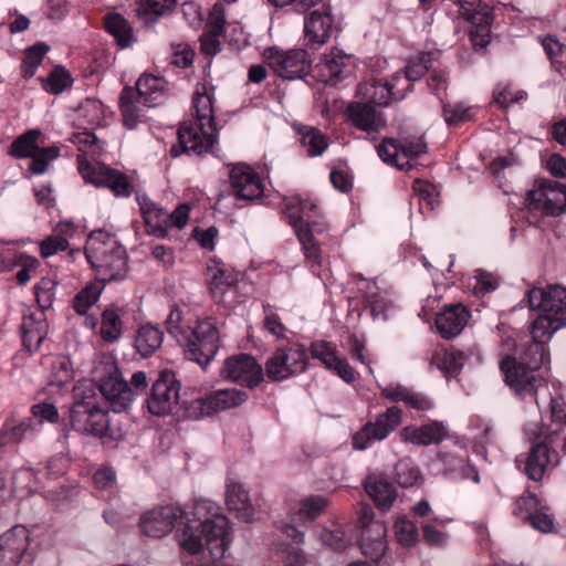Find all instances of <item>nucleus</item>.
I'll use <instances>...</instances> for the list:
<instances>
[{
    "label": "nucleus",
    "mask_w": 566,
    "mask_h": 566,
    "mask_svg": "<svg viewBox=\"0 0 566 566\" xmlns=\"http://www.w3.org/2000/svg\"><path fill=\"white\" fill-rule=\"evenodd\" d=\"M104 27L115 38L120 48H128L134 42L133 29L122 14L108 13L104 18Z\"/></svg>",
    "instance_id": "nucleus-42"
},
{
    "label": "nucleus",
    "mask_w": 566,
    "mask_h": 566,
    "mask_svg": "<svg viewBox=\"0 0 566 566\" xmlns=\"http://www.w3.org/2000/svg\"><path fill=\"white\" fill-rule=\"evenodd\" d=\"M41 137L40 129H29L12 142L9 150L14 158H31L29 171L36 176L45 174L50 161L60 155V149L56 146L40 147L39 139Z\"/></svg>",
    "instance_id": "nucleus-4"
},
{
    "label": "nucleus",
    "mask_w": 566,
    "mask_h": 566,
    "mask_svg": "<svg viewBox=\"0 0 566 566\" xmlns=\"http://www.w3.org/2000/svg\"><path fill=\"white\" fill-rule=\"evenodd\" d=\"M164 333L156 326L146 324L139 327L135 337V347L144 356H151L160 346Z\"/></svg>",
    "instance_id": "nucleus-41"
},
{
    "label": "nucleus",
    "mask_w": 566,
    "mask_h": 566,
    "mask_svg": "<svg viewBox=\"0 0 566 566\" xmlns=\"http://www.w3.org/2000/svg\"><path fill=\"white\" fill-rule=\"evenodd\" d=\"M56 282L51 277H42L34 286L35 300L41 310L51 307L54 301Z\"/></svg>",
    "instance_id": "nucleus-59"
},
{
    "label": "nucleus",
    "mask_w": 566,
    "mask_h": 566,
    "mask_svg": "<svg viewBox=\"0 0 566 566\" xmlns=\"http://www.w3.org/2000/svg\"><path fill=\"white\" fill-rule=\"evenodd\" d=\"M207 283L214 297L222 296L235 282L237 275L214 261L207 265Z\"/></svg>",
    "instance_id": "nucleus-38"
},
{
    "label": "nucleus",
    "mask_w": 566,
    "mask_h": 566,
    "mask_svg": "<svg viewBox=\"0 0 566 566\" xmlns=\"http://www.w3.org/2000/svg\"><path fill=\"white\" fill-rule=\"evenodd\" d=\"M464 359V354L460 350L439 348L433 353L430 364L448 376L458 374Z\"/></svg>",
    "instance_id": "nucleus-44"
},
{
    "label": "nucleus",
    "mask_w": 566,
    "mask_h": 566,
    "mask_svg": "<svg viewBox=\"0 0 566 566\" xmlns=\"http://www.w3.org/2000/svg\"><path fill=\"white\" fill-rule=\"evenodd\" d=\"M438 53L423 52L410 60L405 69L403 74L411 82L420 80L427 71L432 67L433 62L437 60Z\"/></svg>",
    "instance_id": "nucleus-52"
},
{
    "label": "nucleus",
    "mask_w": 566,
    "mask_h": 566,
    "mask_svg": "<svg viewBox=\"0 0 566 566\" xmlns=\"http://www.w3.org/2000/svg\"><path fill=\"white\" fill-rule=\"evenodd\" d=\"M357 95L369 105L387 106L392 102L391 91L388 88L387 82L378 78H369L360 83Z\"/></svg>",
    "instance_id": "nucleus-39"
},
{
    "label": "nucleus",
    "mask_w": 566,
    "mask_h": 566,
    "mask_svg": "<svg viewBox=\"0 0 566 566\" xmlns=\"http://www.w3.org/2000/svg\"><path fill=\"white\" fill-rule=\"evenodd\" d=\"M395 471L397 482L403 488L415 485L421 478L419 468L410 459L398 461Z\"/></svg>",
    "instance_id": "nucleus-56"
},
{
    "label": "nucleus",
    "mask_w": 566,
    "mask_h": 566,
    "mask_svg": "<svg viewBox=\"0 0 566 566\" xmlns=\"http://www.w3.org/2000/svg\"><path fill=\"white\" fill-rule=\"evenodd\" d=\"M526 202L532 210L559 216L566 209V185L552 179H536L527 192Z\"/></svg>",
    "instance_id": "nucleus-8"
},
{
    "label": "nucleus",
    "mask_w": 566,
    "mask_h": 566,
    "mask_svg": "<svg viewBox=\"0 0 566 566\" xmlns=\"http://www.w3.org/2000/svg\"><path fill=\"white\" fill-rule=\"evenodd\" d=\"M534 355L525 349L518 361L515 357L506 356L500 363V369L504 374L505 382L521 397L536 396L535 371L541 367H533Z\"/></svg>",
    "instance_id": "nucleus-9"
},
{
    "label": "nucleus",
    "mask_w": 566,
    "mask_h": 566,
    "mask_svg": "<svg viewBox=\"0 0 566 566\" xmlns=\"http://www.w3.org/2000/svg\"><path fill=\"white\" fill-rule=\"evenodd\" d=\"M48 51L49 45L43 42H38L24 51V57L21 65L23 77L30 78L35 74L36 69L42 63Z\"/></svg>",
    "instance_id": "nucleus-51"
},
{
    "label": "nucleus",
    "mask_w": 566,
    "mask_h": 566,
    "mask_svg": "<svg viewBox=\"0 0 566 566\" xmlns=\"http://www.w3.org/2000/svg\"><path fill=\"white\" fill-rule=\"evenodd\" d=\"M296 237L302 245L306 260L312 264L319 266L322 262V252L317 242L314 240L311 229L298 230Z\"/></svg>",
    "instance_id": "nucleus-55"
},
{
    "label": "nucleus",
    "mask_w": 566,
    "mask_h": 566,
    "mask_svg": "<svg viewBox=\"0 0 566 566\" xmlns=\"http://www.w3.org/2000/svg\"><path fill=\"white\" fill-rule=\"evenodd\" d=\"M469 318L470 312L464 305L453 304L437 315L436 326L440 335L449 339L461 333Z\"/></svg>",
    "instance_id": "nucleus-30"
},
{
    "label": "nucleus",
    "mask_w": 566,
    "mask_h": 566,
    "mask_svg": "<svg viewBox=\"0 0 566 566\" xmlns=\"http://www.w3.org/2000/svg\"><path fill=\"white\" fill-rule=\"evenodd\" d=\"M92 377L94 381L102 388L105 381L116 379L122 376L116 357L111 353H104L96 356L93 361Z\"/></svg>",
    "instance_id": "nucleus-43"
},
{
    "label": "nucleus",
    "mask_w": 566,
    "mask_h": 566,
    "mask_svg": "<svg viewBox=\"0 0 566 566\" xmlns=\"http://www.w3.org/2000/svg\"><path fill=\"white\" fill-rule=\"evenodd\" d=\"M175 6L176 0H138L136 12L145 23H151L171 12Z\"/></svg>",
    "instance_id": "nucleus-45"
},
{
    "label": "nucleus",
    "mask_w": 566,
    "mask_h": 566,
    "mask_svg": "<svg viewBox=\"0 0 566 566\" xmlns=\"http://www.w3.org/2000/svg\"><path fill=\"white\" fill-rule=\"evenodd\" d=\"M264 59L275 74L286 80L301 78L311 70L308 53L303 49L283 51L269 48L264 51Z\"/></svg>",
    "instance_id": "nucleus-13"
},
{
    "label": "nucleus",
    "mask_w": 566,
    "mask_h": 566,
    "mask_svg": "<svg viewBox=\"0 0 566 566\" xmlns=\"http://www.w3.org/2000/svg\"><path fill=\"white\" fill-rule=\"evenodd\" d=\"M545 505L535 494L526 491L515 502L513 510L514 515L518 517L531 518L541 507Z\"/></svg>",
    "instance_id": "nucleus-57"
},
{
    "label": "nucleus",
    "mask_w": 566,
    "mask_h": 566,
    "mask_svg": "<svg viewBox=\"0 0 566 566\" xmlns=\"http://www.w3.org/2000/svg\"><path fill=\"white\" fill-rule=\"evenodd\" d=\"M527 300L532 310H539L566 322V287L558 284L533 287L527 292Z\"/></svg>",
    "instance_id": "nucleus-18"
},
{
    "label": "nucleus",
    "mask_w": 566,
    "mask_h": 566,
    "mask_svg": "<svg viewBox=\"0 0 566 566\" xmlns=\"http://www.w3.org/2000/svg\"><path fill=\"white\" fill-rule=\"evenodd\" d=\"M365 490L381 511L389 510L396 499L395 486L381 475H369L365 481Z\"/></svg>",
    "instance_id": "nucleus-37"
},
{
    "label": "nucleus",
    "mask_w": 566,
    "mask_h": 566,
    "mask_svg": "<svg viewBox=\"0 0 566 566\" xmlns=\"http://www.w3.org/2000/svg\"><path fill=\"white\" fill-rule=\"evenodd\" d=\"M284 216L295 233H298V230L311 229V224H316L319 210L314 200L294 196L284 200Z\"/></svg>",
    "instance_id": "nucleus-22"
},
{
    "label": "nucleus",
    "mask_w": 566,
    "mask_h": 566,
    "mask_svg": "<svg viewBox=\"0 0 566 566\" xmlns=\"http://www.w3.org/2000/svg\"><path fill=\"white\" fill-rule=\"evenodd\" d=\"M311 355L345 382L352 384L356 380L354 368L349 365L347 359L339 354L336 346L329 342H314L311 345Z\"/></svg>",
    "instance_id": "nucleus-19"
},
{
    "label": "nucleus",
    "mask_w": 566,
    "mask_h": 566,
    "mask_svg": "<svg viewBox=\"0 0 566 566\" xmlns=\"http://www.w3.org/2000/svg\"><path fill=\"white\" fill-rule=\"evenodd\" d=\"M551 411L553 421L556 422L557 428L544 430L541 432L539 437L553 441V437L559 433L562 424H566V402L564 399L553 398L551 400Z\"/></svg>",
    "instance_id": "nucleus-58"
},
{
    "label": "nucleus",
    "mask_w": 566,
    "mask_h": 566,
    "mask_svg": "<svg viewBox=\"0 0 566 566\" xmlns=\"http://www.w3.org/2000/svg\"><path fill=\"white\" fill-rule=\"evenodd\" d=\"M29 545L28 530L14 526L0 536V566H18Z\"/></svg>",
    "instance_id": "nucleus-25"
},
{
    "label": "nucleus",
    "mask_w": 566,
    "mask_h": 566,
    "mask_svg": "<svg viewBox=\"0 0 566 566\" xmlns=\"http://www.w3.org/2000/svg\"><path fill=\"white\" fill-rule=\"evenodd\" d=\"M106 281L98 277L96 281L90 282L82 289L73 301V308L81 315L86 314L87 310L93 306L99 298L104 290Z\"/></svg>",
    "instance_id": "nucleus-47"
},
{
    "label": "nucleus",
    "mask_w": 566,
    "mask_h": 566,
    "mask_svg": "<svg viewBox=\"0 0 566 566\" xmlns=\"http://www.w3.org/2000/svg\"><path fill=\"white\" fill-rule=\"evenodd\" d=\"M376 149L384 163L409 170L412 168L411 160L427 153V143L423 136L409 135L401 140L385 138Z\"/></svg>",
    "instance_id": "nucleus-6"
},
{
    "label": "nucleus",
    "mask_w": 566,
    "mask_h": 566,
    "mask_svg": "<svg viewBox=\"0 0 566 566\" xmlns=\"http://www.w3.org/2000/svg\"><path fill=\"white\" fill-rule=\"evenodd\" d=\"M247 399L248 394L241 389H218L206 397L192 400L188 407V413L190 417L195 418L210 416L220 411L237 408L244 403Z\"/></svg>",
    "instance_id": "nucleus-14"
},
{
    "label": "nucleus",
    "mask_w": 566,
    "mask_h": 566,
    "mask_svg": "<svg viewBox=\"0 0 566 566\" xmlns=\"http://www.w3.org/2000/svg\"><path fill=\"white\" fill-rule=\"evenodd\" d=\"M49 331L43 312L24 314L21 324L23 347L33 353L39 349Z\"/></svg>",
    "instance_id": "nucleus-32"
},
{
    "label": "nucleus",
    "mask_w": 566,
    "mask_h": 566,
    "mask_svg": "<svg viewBox=\"0 0 566 566\" xmlns=\"http://www.w3.org/2000/svg\"><path fill=\"white\" fill-rule=\"evenodd\" d=\"M386 533L385 523H371L369 528L361 531V553L375 562L380 559L387 551Z\"/></svg>",
    "instance_id": "nucleus-34"
},
{
    "label": "nucleus",
    "mask_w": 566,
    "mask_h": 566,
    "mask_svg": "<svg viewBox=\"0 0 566 566\" xmlns=\"http://www.w3.org/2000/svg\"><path fill=\"white\" fill-rule=\"evenodd\" d=\"M69 77L70 74L65 67L55 66L43 81V88L51 94H59L66 87Z\"/></svg>",
    "instance_id": "nucleus-61"
},
{
    "label": "nucleus",
    "mask_w": 566,
    "mask_h": 566,
    "mask_svg": "<svg viewBox=\"0 0 566 566\" xmlns=\"http://www.w3.org/2000/svg\"><path fill=\"white\" fill-rule=\"evenodd\" d=\"M308 357L300 343L279 347L265 363V375L271 381H282L306 370Z\"/></svg>",
    "instance_id": "nucleus-5"
},
{
    "label": "nucleus",
    "mask_w": 566,
    "mask_h": 566,
    "mask_svg": "<svg viewBox=\"0 0 566 566\" xmlns=\"http://www.w3.org/2000/svg\"><path fill=\"white\" fill-rule=\"evenodd\" d=\"M402 442L417 447L439 444L449 437V429L442 421L431 420L420 426L410 424L399 431Z\"/></svg>",
    "instance_id": "nucleus-20"
},
{
    "label": "nucleus",
    "mask_w": 566,
    "mask_h": 566,
    "mask_svg": "<svg viewBox=\"0 0 566 566\" xmlns=\"http://www.w3.org/2000/svg\"><path fill=\"white\" fill-rule=\"evenodd\" d=\"M349 61V56L338 49H332L324 55L322 61L315 65V76L319 82L335 85Z\"/></svg>",
    "instance_id": "nucleus-33"
},
{
    "label": "nucleus",
    "mask_w": 566,
    "mask_h": 566,
    "mask_svg": "<svg viewBox=\"0 0 566 566\" xmlns=\"http://www.w3.org/2000/svg\"><path fill=\"white\" fill-rule=\"evenodd\" d=\"M327 500L319 495H312L304 499L293 513V522H307L316 518L326 507Z\"/></svg>",
    "instance_id": "nucleus-49"
},
{
    "label": "nucleus",
    "mask_w": 566,
    "mask_h": 566,
    "mask_svg": "<svg viewBox=\"0 0 566 566\" xmlns=\"http://www.w3.org/2000/svg\"><path fill=\"white\" fill-rule=\"evenodd\" d=\"M179 382L174 374L163 371L159 378L153 384L151 394L147 400L150 413L165 416L171 412L179 400Z\"/></svg>",
    "instance_id": "nucleus-17"
},
{
    "label": "nucleus",
    "mask_w": 566,
    "mask_h": 566,
    "mask_svg": "<svg viewBox=\"0 0 566 566\" xmlns=\"http://www.w3.org/2000/svg\"><path fill=\"white\" fill-rule=\"evenodd\" d=\"M123 331L120 315L115 307H107L102 314L101 336L105 342L117 340Z\"/></svg>",
    "instance_id": "nucleus-50"
},
{
    "label": "nucleus",
    "mask_w": 566,
    "mask_h": 566,
    "mask_svg": "<svg viewBox=\"0 0 566 566\" xmlns=\"http://www.w3.org/2000/svg\"><path fill=\"white\" fill-rule=\"evenodd\" d=\"M34 431L32 419L23 420L18 424L6 422L0 430V448L20 443L29 433H34Z\"/></svg>",
    "instance_id": "nucleus-48"
},
{
    "label": "nucleus",
    "mask_w": 566,
    "mask_h": 566,
    "mask_svg": "<svg viewBox=\"0 0 566 566\" xmlns=\"http://www.w3.org/2000/svg\"><path fill=\"white\" fill-rule=\"evenodd\" d=\"M336 31L333 15L328 7L323 11L314 10L305 19L304 22V38L306 45L312 49H319L323 46Z\"/></svg>",
    "instance_id": "nucleus-21"
},
{
    "label": "nucleus",
    "mask_w": 566,
    "mask_h": 566,
    "mask_svg": "<svg viewBox=\"0 0 566 566\" xmlns=\"http://www.w3.org/2000/svg\"><path fill=\"white\" fill-rule=\"evenodd\" d=\"M221 376L229 381L250 389L258 387L264 379L262 366L254 357L248 354L228 357L223 363Z\"/></svg>",
    "instance_id": "nucleus-15"
},
{
    "label": "nucleus",
    "mask_w": 566,
    "mask_h": 566,
    "mask_svg": "<svg viewBox=\"0 0 566 566\" xmlns=\"http://www.w3.org/2000/svg\"><path fill=\"white\" fill-rule=\"evenodd\" d=\"M381 396L394 402H402L407 408L417 411H428L434 406L428 395L400 384H390L384 387Z\"/></svg>",
    "instance_id": "nucleus-26"
},
{
    "label": "nucleus",
    "mask_w": 566,
    "mask_h": 566,
    "mask_svg": "<svg viewBox=\"0 0 566 566\" xmlns=\"http://www.w3.org/2000/svg\"><path fill=\"white\" fill-rule=\"evenodd\" d=\"M99 391L114 412L127 411L135 399L134 390L123 376L105 381Z\"/></svg>",
    "instance_id": "nucleus-27"
},
{
    "label": "nucleus",
    "mask_w": 566,
    "mask_h": 566,
    "mask_svg": "<svg viewBox=\"0 0 566 566\" xmlns=\"http://www.w3.org/2000/svg\"><path fill=\"white\" fill-rule=\"evenodd\" d=\"M216 87L209 82H199L192 95L195 120L217 126L214 120Z\"/></svg>",
    "instance_id": "nucleus-29"
},
{
    "label": "nucleus",
    "mask_w": 566,
    "mask_h": 566,
    "mask_svg": "<svg viewBox=\"0 0 566 566\" xmlns=\"http://www.w3.org/2000/svg\"><path fill=\"white\" fill-rule=\"evenodd\" d=\"M474 279L473 294L478 297H483L499 287V277L485 270H476Z\"/></svg>",
    "instance_id": "nucleus-60"
},
{
    "label": "nucleus",
    "mask_w": 566,
    "mask_h": 566,
    "mask_svg": "<svg viewBox=\"0 0 566 566\" xmlns=\"http://www.w3.org/2000/svg\"><path fill=\"white\" fill-rule=\"evenodd\" d=\"M144 219L147 226L157 228L161 235L167 234L165 229V217L167 211L155 203L147 205L143 208Z\"/></svg>",
    "instance_id": "nucleus-64"
},
{
    "label": "nucleus",
    "mask_w": 566,
    "mask_h": 566,
    "mask_svg": "<svg viewBox=\"0 0 566 566\" xmlns=\"http://www.w3.org/2000/svg\"><path fill=\"white\" fill-rule=\"evenodd\" d=\"M402 421V411L391 406L386 411L376 416L374 421L366 422L352 440L355 450H366L376 441L385 440Z\"/></svg>",
    "instance_id": "nucleus-11"
},
{
    "label": "nucleus",
    "mask_w": 566,
    "mask_h": 566,
    "mask_svg": "<svg viewBox=\"0 0 566 566\" xmlns=\"http://www.w3.org/2000/svg\"><path fill=\"white\" fill-rule=\"evenodd\" d=\"M395 535L399 544L410 547L419 539L418 528L413 522L406 516L397 518L394 525Z\"/></svg>",
    "instance_id": "nucleus-54"
},
{
    "label": "nucleus",
    "mask_w": 566,
    "mask_h": 566,
    "mask_svg": "<svg viewBox=\"0 0 566 566\" xmlns=\"http://www.w3.org/2000/svg\"><path fill=\"white\" fill-rule=\"evenodd\" d=\"M553 462V454L545 442L534 443L531 449L516 458V464L528 479L541 481Z\"/></svg>",
    "instance_id": "nucleus-24"
},
{
    "label": "nucleus",
    "mask_w": 566,
    "mask_h": 566,
    "mask_svg": "<svg viewBox=\"0 0 566 566\" xmlns=\"http://www.w3.org/2000/svg\"><path fill=\"white\" fill-rule=\"evenodd\" d=\"M85 256L102 281L123 280L128 271V256L116 237L103 229L93 231L86 241Z\"/></svg>",
    "instance_id": "nucleus-3"
},
{
    "label": "nucleus",
    "mask_w": 566,
    "mask_h": 566,
    "mask_svg": "<svg viewBox=\"0 0 566 566\" xmlns=\"http://www.w3.org/2000/svg\"><path fill=\"white\" fill-rule=\"evenodd\" d=\"M302 146L311 157L321 156L328 147L327 137L313 126H302L298 128Z\"/></svg>",
    "instance_id": "nucleus-46"
},
{
    "label": "nucleus",
    "mask_w": 566,
    "mask_h": 566,
    "mask_svg": "<svg viewBox=\"0 0 566 566\" xmlns=\"http://www.w3.org/2000/svg\"><path fill=\"white\" fill-rule=\"evenodd\" d=\"M471 22L470 40L474 48H485L491 41V25L493 22L492 10L484 7L482 12L474 18L468 19Z\"/></svg>",
    "instance_id": "nucleus-40"
},
{
    "label": "nucleus",
    "mask_w": 566,
    "mask_h": 566,
    "mask_svg": "<svg viewBox=\"0 0 566 566\" xmlns=\"http://www.w3.org/2000/svg\"><path fill=\"white\" fill-rule=\"evenodd\" d=\"M226 503L230 511H233L237 517L243 522H251L254 517V506L252 505L247 490L238 482L227 483Z\"/></svg>",
    "instance_id": "nucleus-35"
},
{
    "label": "nucleus",
    "mask_w": 566,
    "mask_h": 566,
    "mask_svg": "<svg viewBox=\"0 0 566 566\" xmlns=\"http://www.w3.org/2000/svg\"><path fill=\"white\" fill-rule=\"evenodd\" d=\"M76 126L82 132L73 130V145H76L77 170L84 182L109 189L116 197H129L133 186L128 177L103 164L104 153L102 143L90 130L99 125L103 118V105L95 98H86L74 109ZM75 123H73V126Z\"/></svg>",
    "instance_id": "nucleus-1"
},
{
    "label": "nucleus",
    "mask_w": 566,
    "mask_h": 566,
    "mask_svg": "<svg viewBox=\"0 0 566 566\" xmlns=\"http://www.w3.org/2000/svg\"><path fill=\"white\" fill-rule=\"evenodd\" d=\"M562 326H566V322H562L548 313H543L534 319L531 329L533 343L526 348L530 354L534 355L533 367H542L549 361L546 342Z\"/></svg>",
    "instance_id": "nucleus-16"
},
{
    "label": "nucleus",
    "mask_w": 566,
    "mask_h": 566,
    "mask_svg": "<svg viewBox=\"0 0 566 566\" xmlns=\"http://www.w3.org/2000/svg\"><path fill=\"white\" fill-rule=\"evenodd\" d=\"M263 328L276 339L286 337L287 328L270 305L264 306Z\"/></svg>",
    "instance_id": "nucleus-63"
},
{
    "label": "nucleus",
    "mask_w": 566,
    "mask_h": 566,
    "mask_svg": "<svg viewBox=\"0 0 566 566\" xmlns=\"http://www.w3.org/2000/svg\"><path fill=\"white\" fill-rule=\"evenodd\" d=\"M230 186L233 195L242 200H255L263 193L260 176L248 165H235L230 172Z\"/></svg>",
    "instance_id": "nucleus-23"
},
{
    "label": "nucleus",
    "mask_w": 566,
    "mask_h": 566,
    "mask_svg": "<svg viewBox=\"0 0 566 566\" xmlns=\"http://www.w3.org/2000/svg\"><path fill=\"white\" fill-rule=\"evenodd\" d=\"M11 264L21 268L17 273V281L20 285H25L40 266V261L27 253H18L12 258Z\"/></svg>",
    "instance_id": "nucleus-53"
},
{
    "label": "nucleus",
    "mask_w": 566,
    "mask_h": 566,
    "mask_svg": "<svg viewBox=\"0 0 566 566\" xmlns=\"http://www.w3.org/2000/svg\"><path fill=\"white\" fill-rule=\"evenodd\" d=\"M167 83L163 77L144 74L137 83L135 92L147 107L160 105L166 97Z\"/></svg>",
    "instance_id": "nucleus-36"
},
{
    "label": "nucleus",
    "mask_w": 566,
    "mask_h": 566,
    "mask_svg": "<svg viewBox=\"0 0 566 566\" xmlns=\"http://www.w3.org/2000/svg\"><path fill=\"white\" fill-rule=\"evenodd\" d=\"M217 126L203 124L195 119L184 122L178 129V143L181 149L178 150L177 146H172L170 154L174 157L189 151L197 155L206 154L212 149L217 143Z\"/></svg>",
    "instance_id": "nucleus-10"
},
{
    "label": "nucleus",
    "mask_w": 566,
    "mask_h": 566,
    "mask_svg": "<svg viewBox=\"0 0 566 566\" xmlns=\"http://www.w3.org/2000/svg\"><path fill=\"white\" fill-rule=\"evenodd\" d=\"M195 502L191 511L187 512L181 510L175 505H166L153 509L146 513H144L139 521V527L146 536L160 538L175 527V524L178 520L184 521V528L180 530L179 538L181 537L182 531L187 527V524L191 520H196L197 517L193 515L195 506L198 502Z\"/></svg>",
    "instance_id": "nucleus-7"
},
{
    "label": "nucleus",
    "mask_w": 566,
    "mask_h": 566,
    "mask_svg": "<svg viewBox=\"0 0 566 566\" xmlns=\"http://www.w3.org/2000/svg\"><path fill=\"white\" fill-rule=\"evenodd\" d=\"M525 97V92L514 91L513 87L509 84H500L493 92V101L502 108H507L513 103H517Z\"/></svg>",
    "instance_id": "nucleus-62"
},
{
    "label": "nucleus",
    "mask_w": 566,
    "mask_h": 566,
    "mask_svg": "<svg viewBox=\"0 0 566 566\" xmlns=\"http://www.w3.org/2000/svg\"><path fill=\"white\" fill-rule=\"evenodd\" d=\"M166 326L168 333L186 347L187 357L206 369L220 347V334L214 319L203 317L185 322L181 310L174 306Z\"/></svg>",
    "instance_id": "nucleus-2"
},
{
    "label": "nucleus",
    "mask_w": 566,
    "mask_h": 566,
    "mask_svg": "<svg viewBox=\"0 0 566 566\" xmlns=\"http://www.w3.org/2000/svg\"><path fill=\"white\" fill-rule=\"evenodd\" d=\"M347 115L353 126L367 134L378 133L386 127L382 114L368 103H352L347 107Z\"/></svg>",
    "instance_id": "nucleus-28"
},
{
    "label": "nucleus",
    "mask_w": 566,
    "mask_h": 566,
    "mask_svg": "<svg viewBox=\"0 0 566 566\" xmlns=\"http://www.w3.org/2000/svg\"><path fill=\"white\" fill-rule=\"evenodd\" d=\"M148 108L137 96L132 86H125L119 95V111L123 125L127 129H136L139 124L146 122V112Z\"/></svg>",
    "instance_id": "nucleus-31"
},
{
    "label": "nucleus",
    "mask_w": 566,
    "mask_h": 566,
    "mask_svg": "<svg viewBox=\"0 0 566 566\" xmlns=\"http://www.w3.org/2000/svg\"><path fill=\"white\" fill-rule=\"evenodd\" d=\"M73 430L96 438H114L107 410L93 400L73 402Z\"/></svg>",
    "instance_id": "nucleus-12"
}]
</instances>
